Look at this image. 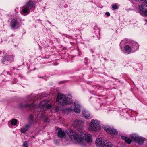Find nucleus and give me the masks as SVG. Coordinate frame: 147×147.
<instances>
[{
    "label": "nucleus",
    "mask_w": 147,
    "mask_h": 147,
    "mask_svg": "<svg viewBox=\"0 0 147 147\" xmlns=\"http://www.w3.org/2000/svg\"><path fill=\"white\" fill-rule=\"evenodd\" d=\"M36 112V110H35V112Z\"/></svg>",
    "instance_id": "c9c22d12"
},
{
    "label": "nucleus",
    "mask_w": 147,
    "mask_h": 147,
    "mask_svg": "<svg viewBox=\"0 0 147 147\" xmlns=\"http://www.w3.org/2000/svg\"><path fill=\"white\" fill-rule=\"evenodd\" d=\"M82 124L81 121L79 120L74 121L73 123V125L75 127H77L78 126H80Z\"/></svg>",
    "instance_id": "f3484780"
},
{
    "label": "nucleus",
    "mask_w": 147,
    "mask_h": 147,
    "mask_svg": "<svg viewBox=\"0 0 147 147\" xmlns=\"http://www.w3.org/2000/svg\"><path fill=\"white\" fill-rule=\"evenodd\" d=\"M34 117L33 115H31L30 116V121H32L33 120Z\"/></svg>",
    "instance_id": "c85d7f7f"
},
{
    "label": "nucleus",
    "mask_w": 147,
    "mask_h": 147,
    "mask_svg": "<svg viewBox=\"0 0 147 147\" xmlns=\"http://www.w3.org/2000/svg\"><path fill=\"white\" fill-rule=\"evenodd\" d=\"M106 141L103 138H96L95 141L96 145L97 147H103Z\"/></svg>",
    "instance_id": "1a4fd4ad"
},
{
    "label": "nucleus",
    "mask_w": 147,
    "mask_h": 147,
    "mask_svg": "<svg viewBox=\"0 0 147 147\" xmlns=\"http://www.w3.org/2000/svg\"><path fill=\"white\" fill-rule=\"evenodd\" d=\"M130 138H142L141 136H139L137 134H131L129 136Z\"/></svg>",
    "instance_id": "412c9836"
},
{
    "label": "nucleus",
    "mask_w": 147,
    "mask_h": 147,
    "mask_svg": "<svg viewBox=\"0 0 147 147\" xmlns=\"http://www.w3.org/2000/svg\"><path fill=\"white\" fill-rule=\"evenodd\" d=\"M106 15L107 16H110V14L108 12H107L106 13Z\"/></svg>",
    "instance_id": "2f4dec72"
},
{
    "label": "nucleus",
    "mask_w": 147,
    "mask_h": 147,
    "mask_svg": "<svg viewBox=\"0 0 147 147\" xmlns=\"http://www.w3.org/2000/svg\"><path fill=\"white\" fill-rule=\"evenodd\" d=\"M100 128L99 121L96 119H92L90 122L88 129L90 131H96L99 130Z\"/></svg>",
    "instance_id": "39448f33"
},
{
    "label": "nucleus",
    "mask_w": 147,
    "mask_h": 147,
    "mask_svg": "<svg viewBox=\"0 0 147 147\" xmlns=\"http://www.w3.org/2000/svg\"><path fill=\"white\" fill-rule=\"evenodd\" d=\"M75 106L74 111L76 113H79L80 111V106L77 102H75L74 103Z\"/></svg>",
    "instance_id": "dca6fc26"
},
{
    "label": "nucleus",
    "mask_w": 147,
    "mask_h": 147,
    "mask_svg": "<svg viewBox=\"0 0 147 147\" xmlns=\"http://www.w3.org/2000/svg\"><path fill=\"white\" fill-rule=\"evenodd\" d=\"M124 141L128 144H131L132 141V138H123Z\"/></svg>",
    "instance_id": "5701e85b"
},
{
    "label": "nucleus",
    "mask_w": 147,
    "mask_h": 147,
    "mask_svg": "<svg viewBox=\"0 0 147 147\" xmlns=\"http://www.w3.org/2000/svg\"><path fill=\"white\" fill-rule=\"evenodd\" d=\"M57 134L58 136L61 138L65 137L66 136L67 132L62 131L60 129L58 131Z\"/></svg>",
    "instance_id": "ddd939ff"
},
{
    "label": "nucleus",
    "mask_w": 147,
    "mask_h": 147,
    "mask_svg": "<svg viewBox=\"0 0 147 147\" xmlns=\"http://www.w3.org/2000/svg\"><path fill=\"white\" fill-rule=\"evenodd\" d=\"M13 59V57L12 55H9L7 57V55L5 57H4L3 58L2 60V62L4 64V62L5 61H6V60H7L9 62H10V60H12Z\"/></svg>",
    "instance_id": "4468645a"
},
{
    "label": "nucleus",
    "mask_w": 147,
    "mask_h": 147,
    "mask_svg": "<svg viewBox=\"0 0 147 147\" xmlns=\"http://www.w3.org/2000/svg\"><path fill=\"white\" fill-rule=\"evenodd\" d=\"M54 142L56 144H58L60 143V140L59 139H56L54 140Z\"/></svg>",
    "instance_id": "cd10ccee"
},
{
    "label": "nucleus",
    "mask_w": 147,
    "mask_h": 147,
    "mask_svg": "<svg viewBox=\"0 0 147 147\" xmlns=\"http://www.w3.org/2000/svg\"><path fill=\"white\" fill-rule=\"evenodd\" d=\"M67 134L70 138H91L92 135L90 134L84 132H81L78 135L76 132H74L72 130H70L68 132H67Z\"/></svg>",
    "instance_id": "7ed1b4c3"
},
{
    "label": "nucleus",
    "mask_w": 147,
    "mask_h": 147,
    "mask_svg": "<svg viewBox=\"0 0 147 147\" xmlns=\"http://www.w3.org/2000/svg\"><path fill=\"white\" fill-rule=\"evenodd\" d=\"M118 6L117 5L114 4L112 6V8L113 10H116L118 9Z\"/></svg>",
    "instance_id": "bb28decb"
},
{
    "label": "nucleus",
    "mask_w": 147,
    "mask_h": 147,
    "mask_svg": "<svg viewBox=\"0 0 147 147\" xmlns=\"http://www.w3.org/2000/svg\"><path fill=\"white\" fill-rule=\"evenodd\" d=\"M113 146V144L111 142L106 141V142L105 143L103 147H112Z\"/></svg>",
    "instance_id": "6ab92c4d"
},
{
    "label": "nucleus",
    "mask_w": 147,
    "mask_h": 147,
    "mask_svg": "<svg viewBox=\"0 0 147 147\" xmlns=\"http://www.w3.org/2000/svg\"><path fill=\"white\" fill-rule=\"evenodd\" d=\"M35 3L33 1H29L26 3L25 5L22 7L21 13L26 15L30 12V9L35 6Z\"/></svg>",
    "instance_id": "20e7f679"
},
{
    "label": "nucleus",
    "mask_w": 147,
    "mask_h": 147,
    "mask_svg": "<svg viewBox=\"0 0 147 147\" xmlns=\"http://www.w3.org/2000/svg\"><path fill=\"white\" fill-rule=\"evenodd\" d=\"M63 143L65 145L78 144L82 147H88L89 143L92 142V138H62Z\"/></svg>",
    "instance_id": "f257e3e1"
},
{
    "label": "nucleus",
    "mask_w": 147,
    "mask_h": 147,
    "mask_svg": "<svg viewBox=\"0 0 147 147\" xmlns=\"http://www.w3.org/2000/svg\"><path fill=\"white\" fill-rule=\"evenodd\" d=\"M124 42V41L123 40L121 41L120 43V45H122V44Z\"/></svg>",
    "instance_id": "f704fd0d"
},
{
    "label": "nucleus",
    "mask_w": 147,
    "mask_h": 147,
    "mask_svg": "<svg viewBox=\"0 0 147 147\" xmlns=\"http://www.w3.org/2000/svg\"><path fill=\"white\" fill-rule=\"evenodd\" d=\"M37 106L35 103H33L31 104H27L25 105H22V104L20 105V107H21L29 108L30 109H33L36 107Z\"/></svg>",
    "instance_id": "f8f14e48"
},
{
    "label": "nucleus",
    "mask_w": 147,
    "mask_h": 147,
    "mask_svg": "<svg viewBox=\"0 0 147 147\" xmlns=\"http://www.w3.org/2000/svg\"><path fill=\"white\" fill-rule=\"evenodd\" d=\"M83 116L86 119H90L91 118V116L90 115V113L88 111L86 110H84L82 112Z\"/></svg>",
    "instance_id": "2eb2a0df"
},
{
    "label": "nucleus",
    "mask_w": 147,
    "mask_h": 147,
    "mask_svg": "<svg viewBox=\"0 0 147 147\" xmlns=\"http://www.w3.org/2000/svg\"><path fill=\"white\" fill-rule=\"evenodd\" d=\"M36 96L34 94H31L28 96V101H29L30 100H32Z\"/></svg>",
    "instance_id": "4be33fe9"
},
{
    "label": "nucleus",
    "mask_w": 147,
    "mask_h": 147,
    "mask_svg": "<svg viewBox=\"0 0 147 147\" xmlns=\"http://www.w3.org/2000/svg\"><path fill=\"white\" fill-rule=\"evenodd\" d=\"M135 142H137L139 144H142L144 140L143 138H134Z\"/></svg>",
    "instance_id": "a211bd4d"
},
{
    "label": "nucleus",
    "mask_w": 147,
    "mask_h": 147,
    "mask_svg": "<svg viewBox=\"0 0 147 147\" xmlns=\"http://www.w3.org/2000/svg\"><path fill=\"white\" fill-rule=\"evenodd\" d=\"M19 23L16 19H13L10 22V26L13 29H16L18 28Z\"/></svg>",
    "instance_id": "9d476101"
},
{
    "label": "nucleus",
    "mask_w": 147,
    "mask_h": 147,
    "mask_svg": "<svg viewBox=\"0 0 147 147\" xmlns=\"http://www.w3.org/2000/svg\"><path fill=\"white\" fill-rule=\"evenodd\" d=\"M130 45L131 47V48L135 47L136 49L135 50V51L136 50L138 49V46L137 43L135 42H133L130 44Z\"/></svg>",
    "instance_id": "aec40b11"
},
{
    "label": "nucleus",
    "mask_w": 147,
    "mask_h": 147,
    "mask_svg": "<svg viewBox=\"0 0 147 147\" xmlns=\"http://www.w3.org/2000/svg\"><path fill=\"white\" fill-rule=\"evenodd\" d=\"M30 126H31V125L30 124H27V125H25V128H27V129H28V128L30 127Z\"/></svg>",
    "instance_id": "c756f323"
},
{
    "label": "nucleus",
    "mask_w": 147,
    "mask_h": 147,
    "mask_svg": "<svg viewBox=\"0 0 147 147\" xmlns=\"http://www.w3.org/2000/svg\"><path fill=\"white\" fill-rule=\"evenodd\" d=\"M28 143L27 141H26L24 142L22 145L23 147H28Z\"/></svg>",
    "instance_id": "a878e982"
},
{
    "label": "nucleus",
    "mask_w": 147,
    "mask_h": 147,
    "mask_svg": "<svg viewBox=\"0 0 147 147\" xmlns=\"http://www.w3.org/2000/svg\"><path fill=\"white\" fill-rule=\"evenodd\" d=\"M140 0L141 1H144L146 3H147V0Z\"/></svg>",
    "instance_id": "473e14b6"
},
{
    "label": "nucleus",
    "mask_w": 147,
    "mask_h": 147,
    "mask_svg": "<svg viewBox=\"0 0 147 147\" xmlns=\"http://www.w3.org/2000/svg\"><path fill=\"white\" fill-rule=\"evenodd\" d=\"M57 101L61 105L63 106L69 104L70 102L68 98L66 97L64 95L59 94L57 98Z\"/></svg>",
    "instance_id": "423d86ee"
},
{
    "label": "nucleus",
    "mask_w": 147,
    "mask_h": 147,
    "mask_svg": "<svg viewBox=\"0 0 147 147\" xmlns=\"http://www.w3.org/2000/svg\"><path fill=\"white\" fill-rule=\"evenodd\" d=\"M48 100H45L40 102L39 107L38 108V110H40L37 114L38 118H40L43 117L44 116V112L42 111H45L47 109L51 108L52 107V105L48 104Z\"/></svg>",
    "instance_id": "f03ea898"
},
{
    "label": "nucleus",
    "mask_w": 147,
    "mask_h": 147,
    "mask_svg": "<svg viewBox=\"0 0 147 147\" xmlns=\"http://www.w3.org/2000/svg\"><path fill=\"white\" fill-rule=\"evenodd\" d=\"M39 143H40V144H44V142H45L43 140H39Z\"/></svg>",
    "instance_id": "7c9ffc66"
},
{
    "label": "nucleus",
    "mask_w": 147,
    "mask_h": 147,
    "mask_svg": "<svg viewBox=\"0 0 147 147\" xmlns=\"http://www.w3.org/2000/svg\"><path fill=\"white\" fill-rule=\"evenodd\" d=\"M121 138H128V137L125 136H121Z\"/></svg>",
    "instance_id": "72a5a7b5"
},
{
    "label": "nucleus",
    "mask_w": 147,
    "mask_h": 147,
    "mask_svg": "<svg viewBox=\"0 0 147 147\" xmlns=\"http://www.w3.org/2000/svg\"><path fill=\"white\" fill-rule=\"evenodd\" d=\"M28 129L27 128H25V127L21 129H20V131L22 133H25L28 131Z\"/></svg>",
    "instance_id": "393cba45"
},
{
    "label": "nucleus",
    "mask_w": 147,
    "mask_h": 147,
    "mask_svg": "<svg viewBox=\"0 0 147 147\" xmlns=\"http://www.w3.org/2000/svg\"><path fill=\"white\" fill-rule=\"evenodd\" d=\"M140 13L144 17H147V5L145 4L141 5L139 7Z\"/></svg>",
    "instance_id": "0eeeda50"
},
{
    "label": "nucleus",
    "mask_w": 147,
    "mask_h": 147,
    "mask_svg": "<svg viewBox=\"0 0 147 147\" xmlns=\"http://www.w3.org/2000/svg\"><path fill=\"white\" fill-rule=\"evenodd\" d=\"M124 48L125 50V53H126L127 54L134 52L135 51V49H136V48L135 47L131 48V47L130 45H126L125 46Z\"/></svg>",
    "instance_id": "9b49d317"
},
{
    "label": "nucleus",
    "mask_w": 147,
    "mask_h": 147,
    "mask_svg": "<svg viewBox=\"0 0 147 147\" xmlns=\"http://www.w3.org/2000/svg\"><path fill=\"white\" fill-rule=\"evenodd\" d=\"M104 129L107 133L111 135H115L118 134L117 129L113 127L106 126L104 127Z\"/></svg>",
    "instance_id": "6e6552de"
},
{
    "label": "nucleus",
    "mask_w": 147,
    "mask_h": 147,
    "mask_svg": "<svg viewBox=\"0 0 147 147\" xmlns=\"http://www.w3.org/2000/svg\"><path fill=\"white\" fill-rule=\"evenodd\" d=\"M17 121L15 119H13L11 121V124L13 125H15L17 123Z\"/></svg>",
    "instance_id": "b1692460"
}]
</instances>
